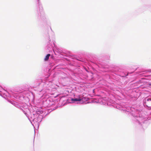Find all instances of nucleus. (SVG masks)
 I'll use <instances>...</instances> for the list:
<instances>
[{
  "instance_id": "obj_2",
  "label": "nucleus",
  "mask_w": 151,
  "mask_h": 151,
  "mask_svg": "<svg viewBox=\"0 0 151 151\" xmlns=\"http://www.w3.org/2000/svg\"><path fill=\"white\" fill-rule=\"evenodd\" d=\"M71 101H81L82 99H81L79 98L78 99L77 98H75V99H71Z\"/></svg>"
},
{
  "instance_id": "obj_3",
  "label": "nucleus",
  "mask_w": 151,
  "mask_h": 151,
  "mask_svg": "<svg viewBox=\"0 0 151 151\" xmlns=\"http://www.w3.org/2000/svg\"><path fill=\"white\" fill-rule=\"evenodd\" d=\"M50 54H47L45 57L44 60L45 61H46L48 60L49 58V57L50 56Z\"/></svg>"
},
{
  "instance_id": "obj_1",
  "label": "nucleus",
  "mask_w": 151,
  "mask_h": 151,
  "mask_svg": "<svg viewBox=\"0 0 151 151\" xmlns=\"http://www.w3.org/2000/svg\"><path fill=\"white\" fill-rule=\"evenodd\" d=\"M145 104L147 107L151 109V97L147 98L145 101Z\"/></svg>"
},
{
  "instance_id": "obj_4",
  "label": "nucleus",
  "mask_w": 151,
  "mask_h": 151,
  "mask_svg": "<svg viewBox=\"0 0 151 151\" xmlns=\"http://www.w3.org/2000/svg\"><path fill=\"white\" fill-rule=\"evenodd\" d=\"M150 85L151 86V84H150Z\"/></svg>"
}]
</instances>
